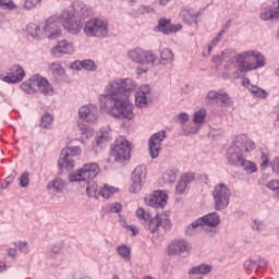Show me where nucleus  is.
I'll return each instance as SVG.
<instances>
[{
    "mask_svg": "<svg viewBox=\"0 0 279 279\" xmlns=\"http://www.w3.org/2000/svg\"><path fill=\"white\" fill-rule=\"evenodd\" d=\"M93 10L84 2H75L73 11H62L60 15H51L45 22L44 34L49 40H56L62 36V27L70 34H80L82 32V21L88 19Z\"/></svg>",
    "mask_w": 279,
    "mask_h": 279,
    "instance_id": "f257e3e1",
    "label": "nucleus"
},
{
    "mask_svg": "<svg viewBox=\"0 0 279 279\" xmlns=\"http://www.w3.org/2000/svg\"><path fill=\"white\" fill-rule=\"evenodd\" d=\"M214 64L223 66L225 71L238 69L240 73H247L265 66V56L258 51L248 50L236 53L234 50H225L213 58Z\"/></svg>",
    "mask_w": 279,
    "mask_h": 279,
    "instance_id": "f03ea898",
    "label": "nucleus"
},
{
    "mask_svg": "<svg viewBox=\"0 0 279 279\" xmlns=\"http://www.w3.org/2000/svg\"><path fill=\"white\" fill-rule=\"evenodd\" d=\"M104 106L100 107L104 112L113 117V119H120L121 121H132L134 119V105L130 102V98L124 96L118 100H110L104 98Z\"/></svg>",
    "mask_w": 279,
    "mask_h": 279,
    "instance_id": "7ed1b4c3",
    "label": "nucleus"
},
{
    "mask_svg": "<svg viewBox=\"0 0 279 279\" xmlns=\"http://www.w3.org/2000/svg\"><path fill=\"white\" fill-rule=\"evenodd\" d=\"M256 145L247 135H238L228 148L227 160L232 167H239L245 160L243 151H254Z\"/></svg>",
    "mask_w": 279,
    "mask_h": 279,
    "instance_id": "20e7f679",
    "label": "nucleus"
},
{
    "mask_svg": "<svg viewBox=\"0 0 279 279\" xmlns=\"http://www.w3.org/2000/svg\"><path fill=\"white\" fill-rule=\"evenodd\" d=\"M99 175V165L96 162L85 163L81 169L69 174V182H92L94 178Z\"/></svg>",
    "mask_w": 279,
    "mask_h": 279,
    "instance_id": "39448f33",
    "label": "nucleus"
},
{
    "mask_svg": "<svg viewBox=\"0 0 279 279\" xmlns=\"http://www.w3.org/2000/svg\"><path fill=\"white\" fill-rule=\"evenodd\" d=\"M128 58L134 62L135 64H151V66H156V62H158V57L151 50H145L142 48L131 49L128 52Z\"/></svg>",
    "mask_w": 279,
    "mask_h": 279,
    "instance_id": "423d86ee",
    "label": "nucleus"
},
{
    "mask_svg": "<svg viewBox=\"0 0 279 279\" xmlns=\"http://www.w3.org/2000/svg\"><path fill=\"white\" fill-rule=\"evenodd\" d=\"M84 34L89 38H106L108 36V22L101 19H92L86 22Z\"/></svg>",
    "mask_w": 279,
    "mask_h": 279,
    "instance_id": "0eeeda50",
    "label": "nucleus"
},
{
    "mask_svg": "<svg viewBox=\"0 0 279 279\" xmlns=\"http://www.w3.org/2000/svg\"><path fill=\"white\" fill-rule=\"evenodd\" d=\"M211 195L214 197L216 210H226L228 204H230L232 192L228 185L220 183L214 187Z\"/></svg>",
    "mask_w": 279,
    "mask_h": 279,
    "instance_id": "6e6552de",
    "label": "nucleus"
},
{
    "mask_svg": "<svg viewBox=\"0 0 279 279\" xmlns=\"http://www.w3.org/2000/svg\"><path fill=\"white\" fill-rule=\"evenodd\" d=\"M131 151L132 146L128 140L119 137L116 140L114 145L111 148L110 156L116 162H124V160H130Z\"/></svg>",
    "mask_w": 279,
    "mask_h": 279,
    "instance_id": "1a4fd4ad",
    "label": "nucleus"
},
{
    "mask_svg": "<svg viewBox=\"0 0 279 279\" xmlns=\"http://www.w3.org/2000/svg\"><path fill=\"white\" fill-rule=\"evenodd\" d=\"M76 156H82V148H80V146L63 148L58 161L59 169H66V171L75 169V160H73V158Z\"/></svg>",
    "mask_w": 279,
    "mask_h": 279,
    "instance_id": "9d476101",
    "label": "nucleus"
},
{
    "mask_svg": "<svg viewBox=\"0 0 279 279\" xmlns=\"http://www.w3.org/2000/svg\"><path fill=\"white\" fill-rule=\"evenodd\" d=\"M121 78H117L108 83L105 87V95L100 96V108L104 107V99H110L112 104L113 101L125 98L121 89Z\"/></svg>",
    "mask_w": 279,
    "mask_h": 279,
    "instance_id": "9b49d317",
    "label": "nucleus"
},
{
    "mask_svg": "<svg viewBox=\"0 0 279 279\" xmlns=\"http://www.w3.org/2000/svg\"><path fill=\"white\" fill-rule=\"evenodd\" d=\"M131 180L132 184L130 186V192L141 193L143 184L147 182V168H145L144 166L136 167L132 173Z\"/></svg>",
    "mask_w": 279,
    "mask_h": 279,
    "instance_id": "f8f14e48",
    "label": "nucleus"
},
{
    "mask_svg": "<svg viewBox=\"0 0 279 279\" xmlns=\"http://www.w3.org/2000/svg\"><path fill=\"white\" fill-rule=\"evenodd\" d=\"M148 230L149 232H158L161 227L163 230H171V218L168 213L157 214L154 218H149Z\"/></svg>",
    "mask_w": 279,
    "mask_h": 279,
    "instance_id": "ddd939ff",
    "label": "nucleus"
},
{
    "mask_svg": "<svg viewBox=\"0 0 279 279\" xmlns=\"http://www.w3.org/2000/svg\"><path fill=\"white\" fill-rule=\"evenodd\" d=\"M165 138H167L166 131H159L150 136L148 140V151L150 154V158L156 159L158 156H160V149Z\"/></svg>",
    "mask_w": 279,
    "mask_h": 279,
    "instance_id": "4468645a",
    "label": "nucleus"
},
{
    "mask_svg": "<svg viewBox=\"0 0 279 279\" xmlns=\"http://www.w3.org/2000/svg\"><path fill=\"white\" fill-rule=\"evenodd\" d=\"M78 117L85 123H97L99 109L95 105H85L78 109Z\"/></svg>",
    "mask_w": 279,
    "mask_h": 279,
    "instance_id": "2eb2a0df",
    "label": "nucleus"
},
{
    "mask_svg": "<svg viewBox=\"0 0 279 279\" xmlns=\"http://www.w3.org/2000/svg\"><path fill=\"white\" fill-rule=\"evenodd\" d=\"M51 56L53 58H62V56H72V53H75V46H73V43L63 39L61 41H58L54 47L50 50Z\"/></svg>",
    "mask_w": 279,
    "mask_h": 279,
    "instance_id": "dca6fc26",
    "label": "nucleus"
},
{
    "mask_svg": "<svg viewBox=\"0 0 279 279\" xmlns=\"http://www.w3.org/2000/svg\"><path fill=\"white\" fill-rule=\"evenodd\" d=\"M169 196L167 193L162 191H155L153 194L147 195L144 198V202L147 206H151L153 208H163L167 206V202Z\"/></svg>",
    "mask_w": 279,
    "mask_h": 279,
    "instance_id": "f3484780",
    "label": "nucleus"
},
{
    "mask_svg": "<svg viewBox=\"0 0 279 279\" xmlns=\"http://www.w3.org/2000/svg\"><path fill=\"white\" fill-rule=\"evenodd\" d=\"M25 77V70L21 65H13L9 69L5 76H2V82H5V84H19L20 82H23V78Z\"/></svg>",
    "mask_w": 279,
    "mask_h": 279,
    "instance_id": "a211bd4d",
    "label": "nucleus"
},
{
    "mask_svg": "<svg viewBox=\"0 0 279 279\" xmlns=\"http://www.w3.org/2000/svg\"><path fill=\"white\" fill-rule=\"evenodd\" d=\"M221 222V219L219 218V215L217 213L208 214L202 218L196 219L194 222H192V228H217L219 223Z\"/></svg>",
    "mask_w": 279,
    "mask_h": 279,
    "instance_id": "6ab92c4d",
    "label": "nucleus"
},
{
    "mask_svg": "<svg viewBox=\"0 0 279 279\" xmlns=\"http://www.w3.org/2000/svg\"><path fill=\"white\" fill-rule=\"evenodd\" d=\"M187 252H191V243L186 242V240H173L168 245L169 256H180Z\"/></svg>",
    "mask_w": 279,
    "mask_h": 279,
    "instance_id": "aec40b11",
    "label": "nucleus"
},
{
    "mask_svg": "<svg viewBox=\"0 0 279 279\" xmlns=\"http://www.w3.org/2000/svg\"><path fill=\"white\" fill-rule=\"evenodd\" d=\"M207 99L210 101H220V106L223 108H230L232 106V98L223 89L210 90L207 94Z\"/></svg>",
    "mask_w": 279,
    "mask_h": 279,
    "instance_id": "412c9836",
    "label": "nucleus"
},
{
    "mask_svg": "<svg viewBox=\"0 0 279 279\" xmlns=\"http://www.w3.org/2000/svg\"><path fill=\"white\" fill-rule=\"evenodd\" d=\"M48 69L57 84H62V82H66V71L62 68V64L58 61L52 62L48 65Z\"/></svg>",
    "mask_w": 279,
    "mask_h": 279,
    "instance_id": "4be33fe9",
    "label": "nucleus"
},
{
    "mask_svg": "<svg viewBox=\"0 0 279 279\" xmlns=\"http://www.w3.org/2000/svg\"><path fill=\"white\" fill-rule=\"evenodd\" d=\"M158 29L161 32V34L169 36V34L181 32L182 26L180 24H171V20L162 17L158 21Z\"/></svg>",
    "mask_w": 279,
    "mask_h": 279,
    "instance_id": "5701e85b",
    "label": "nucleus"
},
{
    "mask_svg": "<svg viewBox=\"0 0 279 279\" xmlns=\"http://www.w3.org/2000/svg\"><path fill=\"white\" fill-rule=\"evenodd\" d=\"M151 93L149 85H142L135 94V106L137 108H147V96Z\"/></svg>",
    "mask_w": 279,
    "mask_h": 279,
    "instance_id": "b1692460",
    "label": "nucleus"
},
{
    "mask_svg": "<svg viewBox=\"0 0 279 279\" xmlns=\"http://www.w3.org/2000/svg\"><path fill=\"white\" fill-rule=\"evenodd\" d=\"M180 19L183 21V23H187V25H191L197 22V13L193 8H183L180 11Z\"/></svg>",
    "mask_w": 279,
    "mask_h": 279,
    "instance_id": "393cba45",
    "label": "nucleus"
},
{
    "mask_svg": "<svg viewBox=\"0 0 279 279\" xmlns=\"http://www.w3.org/2000/svg\"><path fill=\"white\" fill-rule=\"evenodd\" d=\"M262 21H277L279 19V11L276 7H264L259 15Z\"/></svg>",
    "mask_w": 279,
    "mask_h": 279,
    "instance_id": "a878e982",
    "label": "nucleus"
},
{
    "mask_svg": "<svg viewBox=\"0 0 279 279\" xmlns=\"http://www.w3.org/2000/svg\"><path fill=\"white\" fill-rule=\"evenodd\" d=\"M121 82L123 97H130V93H134V90H136V82H134L132 78H121Z\"/></svg>",
    "mask_w": 279,
    "mask_h": 279,
    "instance_id": "bb28decb",
    "label": "nucleus"
},
{
    "mask_svg": "<svg viewBox=\"0 0 279 279\" xmlns=\"http://www.w3.org/2000/svg\"><path fill=\"white\" fill-rule=\"evenodd\" d=\"M27 34L32 36V38H47V35H45V28H40L38 24L29 23L26 27Z\"/></svg>",
    "mask_w": 279,
    "mask_h": 279,
    "instance_id": "cd10ccee",
    "label": "nucleus"
},
{
    "mask_svg": "<svg viewBox=\"0 0 279 279\" xmlns=\"http://www.w3.org/2000/svg\"><path fill=\"white\" fill-rule=\"evenodd\" d=\"M64 186H66V183L64 182V180L57 178L47 184V190L48 191L52 190L54 191V193H62V191H64Z\"/></svg>",
    "mask_w": 279,
    "mask_h": 279,
    "instance_id": "c85d7f7f",
    "label": "nucleus"
},
{
    "mask_svg": "<svg viewBox=\"0 0 279 279\" xmlns=\"http://www.w3.org/2000/svg\"><path fill=\"white\" fill-rule=\"evenodd\" d=\"M114 193H119V189L112 185H109L108 183H105L104 186H101L99 190V195H101V197H105V199H110V197Z\"/></svg>",
    "mask_w": 279,
    "mask_h": 279,
    "instance_id": "c756f323",
    "label": "nucleus"
},
{
    "mask_svg": "<svg viewBox=\"0 0 279 279\" xmlns=\"http://www.w3.org/2000/svg\"><path fill=\"white\" fill-rule=\"evenodd\" d=\"M213 270V267H210V265L208 264H202L199 266L193 267L190 270V276H204L206 274H210V271Z\"/></svg>",
    "mask_w": 279,
    "mask_h": 279,
    "instance_id": "7c9ffc66",
    "label": "nucleus"
},
{
    "mask_svg": "<svg viewBox=\"0 0 279 279\" xmlns=\"http://www.w3.org/2000/svg\"><path fill=\"white\" fill-rule=\"evenodd\" d=\"M106 141H110V128L100 129L96 135L97 145H101V143H106Z\"/></svg>",
    "mask_w": 279,
    "mask_h": 279,
    "instance_id": "2f4dec72",
    "label": "nucleus"
},
{
    "mask_svg": "<svg viewBox=\"0 0 279 279\" xmlns=\"http://www.w3.org/2000/svg\"><path fill=\"white\" fill-rule=\"evenodd\" d=\"M250 93L253 97H257L258 99H267V97H269V93L257 85L250 86Z\"/></svg>",
    "mask_w": 279,
    "mask_h": 279,
    "instance_id": "473e14b6",
    "label": "nucleus"
},
{
    "mask_svg": "<svg viewBox=\"0 0 279 279\" xmlns=\"http://www.w3.org/2000/svg\"><path fill=\"white\" fill-rule=\"evenodd\" d=\"M38 90H40L43 95H53V87H51V84H49V81L43 77L39 82Z\"/></svg>",
    "mask_w": 279,
    "mask_h": 279,
    "instance_id": "72a5a7b5",
    "label": "nucleus"
},
{
    "mask_svg": "<svg viewBox=\"0 0 279 279\" xmlns=\"http://www.w3.org/2000/svg\"><path fill=\"white\" fill-rule=\"evenodd\" d=\"M239 167H243V170L248 174L256 173L258 171V167L254 161H250L245 159L240 163Z\"/></svg>",
    "mask_w": 279,
    "mask_h": 279,
    "instance_id": "f704fd0d",
    "label": "nucleus"
},
{
    "mask_svg": "<svg viewBox=\"0 0 279 279\" xmlns=\"http://www.w3.org/2000/svg\"><path fill=\"white\" fill-rule=\"evenodd\" d=\"M206 114H207L206 109H199L195 111L193 116V122L195 123V125H202V123L206 121Z\"/></svg>",
    "mask_w": 279,
    "mask_h": 279,
    "instance_id": "c9c22d12",
    "label": "nucleus"
},
{
    "mask_svg": "<svg viewBox=\"0 0 279 279\" xmlns=\"http://www.w3.org/2000/svg\"><path fill=\"white\" fill-rule=\"evenodd\" d=\"M160 58H161L162 62H166V64H171V62H173V60H175V56L173 54V51L169 48H165L161 51Z\"/></svg>",
    "mask_w": 279,
    "mask_h": 279,
    "instance_id": "e433bc0d",
    "label": "nucleus"
},
{
    "mask_svg": "<svg viewBox=\"0 0 279 279\" xmlns=\"http://www.w3.org/2000/svg\"><path fill=\"white\" fill-rule=\"evenodd\" d=\"M86 194L88 195V197H95V199H97L99 197V185H97V183H93L92 185H88L86 187Z\"/></svg>",
    "mask_w": 279,
    "mask_h": 279,
    "instance_id": "4c0bfd02",
    "label": "nucleus"
},
{
    "mask_svg": "<svg viewBox=\"0 0 279 279\" xmlns=\"http://www.w3.org/2000/svg\"><path fill=\"white\" fill-rule=\"evenodd\" d=\"M117 251L119 256L124 258V260H130V254H132V251L130 250V247H128L126 245H120L117 248Z\"/></svg>",
    "mask_w": 279,
    "mask_h": 279,
    "instance_id": "58836bf2",
    "label": "nucleus"
},
{
    "mask_svg": "<svg viewBox=\"0 0 279 279\" xmlns=\"http://www.w3.org/2000/svg\"><path fill=\"white\" fill-rule=\"evenodd\" d=\"M1 10H17V5L14 4V0H0Z\"/></svg>",
    "mask_w": 279,
    "mask_h": 279,
    "instance_id": "ea45409f",
    "label": "nucleus"
},
{
    "mask_svg": "<svg viewBox=\"0 0 279 279\" xmlns=\"http://www.w3.org/2000/svg\"><path fill=\"white\" fill-rule=\"evenodd\" d=\"M41 80L43 77H40L39 75H33L28 80V84L31 85V90H33V93H36V88H38V86L40 85Z\"/></svg>",
    "mask_w": 279,
    "mask_h": 279,
    "instance_id": "a19ab883",
    "label": "nucleus"
},
{
    "mask_svg": "<svg viewBox=\"0 0 279 279\" xmlns=\"http://www.w3.org/2000/svg\"><path fill=\"white\" fill-rule=\"evenodd\" d=\"M51 123H53V117L47 113L41 118L40 126L45 128L46 130L51 128Z\"/></svg>",
    "mask_w": 279,
    "mask_h": 279,
    "instance_id": "79ce46f5",
    "label": "nucleus"
},
{
    "mask_svg": "<svg viewBox=\"0 0 279 279\" xmlns=\"http://www.w3.org/2000/svg\"><path fill=\"white\" fill-rule=\"evenodd\" d=\"M41 3L43 0H25L24 10H34V8H38Z\"/></svg>",
    "mask_w": 279,
    "mask_h": 279,
    "instance_id": "37998d69",
    "label": "nucleus"
},
{
    "mask_svg": "<svg viewBox=\"0 0 279 279\" xmlns=\"http://www.w3.org/2000/svg\"><path fill=\"white\" fill-rule=\"evenodd\" d=\"M223 34H226V31L221 29L217 37L209 44L208 51H213V49L219 45L220 40L223 38Z\"/></svg>",
    "mask_w": 279,
    "mask_h": 279,
    "instance_id": "c03bdc74",
    "label": "nucleus"
},
{
    "mask_svg": "<svg viewBox=\"0 0 279 279\" xmlns=\"http://www.w3.org/2000/svg\"><path fill=\"white\" fill-rule=\"evenodd\" d=\"M136 217L140 218L142 221H149L150 215L145 211L143 207L137 208Z\"/></svg>",
    "mask_w": 279,
    "mask_h": 279,
    "instance_id": "a18cd8bd",
    "label": "nucleus"
},
{
    "mask_svg": "<svg viewBox=\"0 0 279 279\" xmlns=\"http://www.w3.org/2000/svg\"><path fill=\"white\" fill-rule=\"evenodd\" d=\"M83 69L85 71H97V65L95 64V61L86 59L83 60Z\"/></svg>",
    "mask_w": 279,
    "mask_h": 279,
    "instance_id": "49530a36",
    "label": "nucleus"
},
{
    "mask_svg": "<svg viewBox=\"0 0 279 279\" xmlns=\"http://www.w3.org/2000/svg\"><path fill=\"white\" fill-rule=\"evenodd\" d=\"M175 172H173V170H169L163 174L165 182H168L169 184H173V182H175Z\"/></svg>",
    "mask_w": 279,
    "mask_h": 279,
    "instance_id": "de8ad7c7",
    "label": "nucleus"
},
{
    "mask_svg": "<svg viewBox=\"0 0 279 279\" xmlns=\"http://www.w3.org/2000/svg\"><path fill=\"white\" fill-rule=\"evenodd\" d=\"M20 186H22L23 189H27V186H29V173L28 172H24L20 177Z\"/></svg>",
    "mask_w": 279,
    "mask_h": 279,
    "instance_id": "09e8293b",
    "label": "nucleus"
},
{
    "mask_svg": "<svg viewBox=\"0 0 279 279\" xmlns=\"http://www.w3.org/2000/svg\"><path fill=\"white\" fill-rule=\"evenodd\" d=\"M181 180L189 185L191 184V182L195 181V173L193 172L184 173L182 174Z\"/></svg>",
    "mask_w": 279,
    "mask_h": 279,
    "instance_id": "8fccbe9b",
    "label": "nucleus"
},
{
    "mask_svg": "<svg viewBox=\"0 0 279 279\" xmlns=\"http://www.w3.org/2000/svg\"><path fill=\"white\" fill-rule=\"evenodd\" d=\"M186 189H189V185L184 183L182 179H180V181L177 184V193L179 195H182L184 191H186Z\"/></svg>",
    "mask_w": 279,
    "mask_h": 279,
    "instance_id": "3c124183",
    "label": "nucleus"
},
{
    "mask_svg": "<svg viewBox=\"0 0 279 279\" xmlns=\"http://www.w3.org/2000/svg\"><path fill=\"white\" fill-rule=\"evenodd\" d=\"M260 160H262L260 168L265 171V169L269 167V157L267 156V154L262 153Z\"/></svg>",
    "mask_w": 279,
    "mask_h": 279,
    "instance_id": "603ef678",
    "label": "nucleus"
},
{
    "mask_svg": "<svg viewBox=\"0 0 279 279\" xmlns=\"http://www.w3.org/2000/svg\"><path fill=\"white\" fill-rule=\"evenodd\" d=\"M267 189H270V191H279V181L278 180H271L268 183H266Z\"/></svg>",
    "mask_w": 279,
    "mask_h": 279,
    "instance_id": "864d4df0",
    "label": "nucleus"
},
{
    "mask_svg": "<svg viewBox=\"0 0 279 279\" xmlns=\"http://www.w3.org/2000/svg\"><path fill=\"white\" fill-rule=\"evenodd\" d=\"M20 88H21V90H23L24 93H27L28 95H32V93H34L32 90L31 85H29V81H26V82L22 83L20 85Z\"/></svg>",
    "mask_w": 279,
    "mask_h": 279,
    "instance_id": "5fc2aeb1",
    "label": "nucleus"
},
{
    "mask_svg": "<svg viewBox=\"0 0 279 279\" xmlns=\"http://www.w3.org/2000/svg\"><path fill=\"white\" fill-rule=\"evenodd\" d=\"M244 267L246 269L253 270V269H256V267H258V264H256V262L252 259H247L244 262Z\"/></svg>",
    "mask_w": 279,
    "mask_h": 279,
    "instance_id": "6e6d98bb",
    "label": "nucleus"
},
{
    "mask_svg": "<svg viewBox=\"0 0 279 279\" xmlns=\"http://www.w3.org/2000/svg\"><path fill=\"white\" fill-rule=\"evenodd\" d=\"M270 167L274 171V173H279V157H276L271 162Z\"/></svg>",
    "mask_w": 279,
    "mask_h": 279,
    "instance_id": "4d7b16f0",
    "label": "nucleus"
},
{
    "mask_svg": "<svg viewBox=\"0 0 279 279\" xmlns=\"http://www.w3.org/2000/svg\"><path fill=\"white\" fill-rule=\"evenodd\" d=\"M177 119H178L179 123L184 124V123H186V121H189V113L181 112L178 114Z\"/></svg>",
    "mask_w": 279,
    "mask_h": 279,
    "instance_id": "13d9d810",
    "label": "nucleus"
},
{
    "mask_svg": "<svg viewBox=\"0 0 279 279\" xmlns=\"http://www.w3.org/2000/svg\"><path fill=\"white\" fill-rule=\"evenodd\" d=\"M15 245L20 250V252H22L23 254H27V242H19Z\"/></svg>",
    "mask_w": 279,
    "mask_h": 279,
    "instance_id": "bf43d9fd",
    "label": "nucleus"
},
{
    "mask_svg": "<svg viewBox=\"0 0 279 279\" xmlns=\"http://www.w3.org/2000/svg\"><path fill=\"white\" fill-rule=\"evenodd\" d=\"M71 69H74L75 71H81V69H84V61H75L71 64Z\"/></svg>",
    "mask_w": 279,
    "mask_h": 279,
    "instance_id": "052dcab7",
    "label": "nucleus"
},
{
    "mask_svg": "<svg viewBox=\"0 0 279 279\" xmlns=\"http://www.w3.org/2000/svg\"><path fill=\"white\" fill-rule=\"evenodd\" d=\"M121 204L119 203H113L110 205V213H121Z\"/></svg>",
    "mask_w": 279,
    "mask_h": 279,
    "instance_id": "680f3d73",
    "label": "nucleus"
},
{
    "mask_svg": "<svg viewBox=\"0 0 279 279\" xmlns=\"http://www.w3.org/2000/svg\"><path fill=\"white\" fill-rule=\"evenodd\" d=\"M242 85L245 86V88H247L248 90H250V86H254V84H252V83L250 82V78H247V77H244V78L242 80Z\"/></svg>",
    "mask_w": 279,
    "mask_h": 279,
    "instance_id": "e2e57ef3",
    "label": "nucleus"
},
{
    "mask_svg": "<svg viewBox=\"0 0 279 279\" xmlns=\"http://www.w3.org/2000/svg\"><path fill=\"white\" fill-rule=\"evenodd\" d=\"M61 250H62V246H60V245H53L51 247L52 254H60Z\"/></svg>",
    "mask_w": 279,
    "mask_h": 279,
    "instance_id": "0e129e2a",
    "label": "nucleus"
},
{
    "mask_svg": "<svg viewBox=\"0 0 279 279\" xmlns=\"http://www.w3.org/2000/svg\"><path fill=\"white\" fill-rule=\"evenodd\" d=\"M129 230H131L133 236H136V234H138V228H136V226H129Z\"/></svg>",
    "mask_w": 279,
    "mask_h": 279,
    "instance_id": "69168bd1",
    "label": "nucleus"
},
{
    "mask_svg": "<svg viewBox=\"0 0 279 279\" xmlns=\"http://www.w3.org/2000/svg\"><path fill=\"white\" fill-rule=\"evenodd\" d=\"M258 267L265 269L267 267V262L265 259H258Z\"/></svg>",
    "mask_w": 279,
    "mask_h": 279,
    "instance_id": "338daca9",
    "label": "nucleus"
},
{
    "mask_svg": "<svg viewBox=\"0 0 279 279\" xmlns=\"http://www.w3.org/2000/svg\"><path fill=\"white\" fill-rule=\"evenodd\" d=\"M8 254H9V256H11L12 258H14V256H16V248H10V250L8 251Z\"/></svg>",
    "mask_w": 279,
    "mask_h": 279,
    "instance_id": "774afa93",
    "label": "nucleus"
}]
</instances>
